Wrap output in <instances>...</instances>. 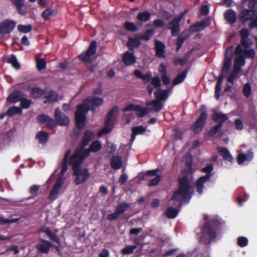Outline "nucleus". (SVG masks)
<instances>
[{"instance_id": "obj_64", "label": "nucleus", "mask_w": 257, "mask_h": 257, "mask_svg": "<svg viewBox=\"0 0 257 257\" xmlns=\"http://www.w3.org/2000/svg\"><path fill=\"white\" fill-rule=\"evenodd\" d=\"M154 31L153 30H148L144 34L143 38L146 40H148L150 39Z\"/></svg>"}, {"instance_id": "obj_21", "label": "nucleus", "mask_w": 257, "mask_h": 257, "mask_svg": "<svg viewBox=\"0 0 257 257\" xmlns=\"http://www.w3.org/2000/svg\"><path fill=\"white\" fill-rule=\"evenodd\" d=\"M122 60L126 65H131L136 62V58L134 54L130 52H125L123 56Z\"/></svg>"}, {"instance_id": "obj_25", "label": "nucleus", "mask_w": 257, "mask_h": 257, "mask_svg": "<svg viewBox=\"0 0 257 257\" xmlns=\"http://www.w3.org/2000/svg\"><path fill=\"white\" fill-rule=\"evenodd\" d=\"M146 105L148 107H150L152 111H154L155 112L159 111L163 107V104L157 99L148 102Z\"/></svg>"}, {"instance_id": "obj_62", "label": "nucleus", "mask_w": 257, "mask_h": 257, "mask_svg": "<svg viewBox=\"0 0 257 257\" xmlns=\"http://www.w3.org/2000/svg\"><path fill=\"white\" fill-rule=\"evenodd\" d=\"M221 125V124H218L212 128L209 132L210 135L212 136L215 135L220 130Z\"/></svg>"}, {"instance_id": "obj_26", "label": "nucleus", "mask_w": 257, "mask_h": 257, "mask_svg": "<svg viewBox=\"0 0 257 257\" xmlns=\"http://www.w3.org/2000/svg\"><path fill=\"white\" fill-rule=\"evenodd\" d=\"M134 74L137 78L142 79L145 83L149 82L152 77L151 72H148L146 74L144 75L139 70H135Z\"/></svg>"}, {"instance_id": "obj_41", "label": "nucleus", "mask_w": 257, "mask_h": 257, "mask_svg": "<svg viewBox=\"0 0 257 257\" xmlns=\"http://www.w3.org/2000/svg\"><path fill=\"white\" fill-rule=\"evenodd\" d=\"M21 108L22 110L23 109H28L30 107L31 104V101L29 99H27L25 95L21 99Z\"/></svg>"}, {"instance_id": "obj_50", "label": "nucleus", "mask_w": 257, "mask_h": 257, "mask_svg": "<svg viewBox=\"0 0 257 257\" xmlns=\"http://www.w3.org/2000/svg\"><path fill=\"white\" fill-rule=\"evenodd\" d=\"M137 248V245H127L124 247L122 250L121 253L123 254H130L132 253L134 250Z\"/></svg>"}, {"instance_id": "obj_57", "label": "nucleus", "mask_w": 257, "mask_h": 257, "mask_svg": "<svg viewBox=\"0 0 257 257\" xmlns=\"http://www.w3.org/2000/svg\"><path fill=\"white\" fill-rule=\"evenodd\" d=\"M161 178V177L160 175H156L154 178L150 179L148 185L149 186H155L157 185L158 183L160 182Z\"/></svg>"}, {"instance_id": "obj_28", "label": "nucleus", "mask_w": 257, "mask_h": 257, "mask_svg": "<svg viewBox=\"0 0 257 257\" xmlns=\"http://www.w3.org/2000/svg\"><path fill=\"white\" fill-rule=\"evenodd\" d=\"M146 127L143 126H138L132 128L133 134L131 137V141L133 142L136 139V136L142 135L146 131Z\"/></svg>"}, {"instance_id": "obj_39", "label": "nucleus", "mask_w": 257, "mask_h": 257, "mask_svg": "<svg viewBox=\"0 0 257 257\" xmlns=\"http://www.w3.org/2000/svg\"><path fill=\"white\" fill-rule=\"evenodd\" d=\"M131 204L127 203L126 202H123L121 203H119L117 207L116 210L117 212H119L120 214L124 213L125 211L128 210L130 207Z\"/></svg>"}, {"instance_id": "obj_51", "label": "nucleus", "mask_w": 257, "mask_h": 257, "mask_svg": "<svg viewBox=\"0 0 257 257\" xmlns=\"http://www.w3.org/2000/svg\"><path fill=\"white\" fill-rule=\"evenodd\" d=\"M183 162L185 161L186 165V170L187 172L191 171V161L192 159L189 155H187L182 160Z\"/></svg>"}, {"instance_id": "obj_44", "label": "nucleus", "mask_w": 257, "mask_h": 257, "mask_svg": "<svg viewBox=\"0 0 257 257\" xmlns=\"http://www.w3.org/2000/svg\"><path fill=\"white\" fill-rule=\"evenodd\" d=\"M139 45L140 41L137 38H130L127 43V46L131 50L137 47Z\"/></svg>"}, {"instance_id": "obj_52", "label": "nucleus", "mask_w": 257, "mask_h": 257, "mask_svg": "<svg viewBox=\"0 0 257 257\" xmlns=\"http://www.w3.org/2000/svg\"><path fill=\"white\" fill-rule=\"evenodd\" d=\"M186 76V72H183L182 73L177 75L175 79L173 81V84L174 85L178 84L181 83L185 78Z\"/></svg>"}, {"instance_id": "obj_30", "label": "nucleus", "mask_w": 257, "mask_h": 257, "mask_svg": "<svg viewBox=\"0 0 257 257\" xmlns=\"http://www.w3.org/2000/svg\"><path fill=\"white\" fill-rule=\"evenodd\" d=\"M45 100L44 101V103L53 102L57 100L58 96L57 94L53 91L49 92H45L44 95Z\"/></svg>"}, {"instance_id": "obj_13", "label": "nucleus", "mask_w": 257, "mask_h": 257, "mask_svg": "<svg viewBox=\"0 0 257 257\" xmlns=\"http://www.w3.org/2000/svg\"><path fill=\"white\" fill-rule=\"evenodd\" d=\"M37 120L40 123L51 128H53L56 126V123L55 120L45 114H40L38 115L37 117Z\"/></svg>"}, {"instance_id": "obj_61", "label": "nucleus", "mask_w": 257, "mask_h": 257, "mask_svg": "<svg viewBox=\"0 0 257 257\" xmlns=\"http://www.w3.org/2000/svg\"><path fill=\"white\" fill-rule=\"evenodd\" d=\"M12 251H14V253L15 254H17L19 252L18 246L16 245H12L8 247L6 250V252H9Z\"/></svg>"}, {"instance_id": "obj_60", "label": "nucleus", "mask_w": 257, "mask_h": 257, "mask_svg": "<svg viewBox=\"0 0 257 257\" xmlns=\"http://www.w3.org/2000/svg\"><path fill=\"white\" fill-rule=\"evenodd\" d=\"M151 83L154 87H158L161 85V80L159 77H155L152 79Z\"/></svg>"}, {"instance_id": "obj_45", "label": "nucleus", "mask_w": 257, "mask_h": 257, "mask_svg": "<svg viewBox=\"0 0 257 257\" xmlns=\"http://www.w3.org/2000/svg\"><path fill=\"white\" fill-rule=\"evenodd\" d=\"M239 72L240 70H238V69L233 67V70L227 78L228 81L230 83H233L234 81L237 78V75Z\"/></svg>"}, {"instance_id": "obj_58", "label": "nucleus", "mask_w": 257, "mask_h": 257, "mask_svg": "<svg viewBox=\"0 0 257 257\" xmlns=\"http://www.w3.org/2000/svg\"><path fill=\"white\" fill-rule=\"evenodd\" d=\"M46 67V62L43 59H38L37 62V67L39 70L44 69Z\"/></svg>"}, {"instance_id": "obj_63", "label": "nucleus", "mask_w": 257, "mask_h": 257, "mask_svg": "<svg viewBox=\"0 0 257 257\" xmlns=\"http://www.w3.org/2000/svg\"><path fill=\"white\" fill-rule=\"evenodd\" d=\"M119 215L120 214L118 212H117V210L116 209L114 213L108 214L107 216V218L110 220H114L116 219L119 216Z\"/></svg>"}, {"instance_id": "obj_43", "label": "nucleus", "mask_w": 257, "mask_h": 257, "mask_svg": "<svg viewBox=\"0 0 257 257\" xmlns=\"http://www.w3.org/2000/svg\"><path fill=\"white\" fill-rule=\"evenodd\" d=\"M37 137L38 139L39 142L43 144L46 142L48 138V135L44 132H40L37 135Z\"/></svg>"}, {"instance_id": "obj_56", "label": "nucleus", "mask_w": 257, "mask_h": 257, "mask_svg": "<svg viewBox=\"0 0 257 257\" xmlns=\"http://www.w3.org/2000/svg\"><path fill=\"white\" fill-rule=\"evenodd\" d=\"M18 219H6L3 217H0V223L3 224H11L16 223Z\"/></svg>"}, {"instance_id": "obj_14", "label": "nucleus", "mask_w": 257, "mask_h": 257, "mask_svg": "<svg viewBox=\"0 0 257 257\" xmlns=\"http://www.w3.org/2000/svg\"><path fill=\"white\" fill-rule=\"evenodd\" d=\"M63 184V180L62 177H59L51 189L49 196L50 200H54L56 199L59 191L61 188Z\"/></svg>"}, {"instance_id": "obj_29", "label": "nucleus", "mask_w": 257, "mask_h": 257, "mask_svg": "<svg viewBox=\"0 0 257 257\" xmlns=\"http://www.w3.org/2000/svg\"><path fill=\"white\" fill-rule=\"evenodd\" d=\"M212 118L215 122L221 124L223 122L227 119V115L220 112H215L213 115Z\"/></svg>"}, {"instance_id": "obj_46", "label": "nucleus", "mask_w": 257, "mask_h": 257, "mask_svg": "<svg viewBox=\"0 0 257 257\" xmlns=\"http://www.w3.org/2000/svg\"><path fill=\"white\" fill-rule=\"evenodd\" d=\"M8 62L15 69H19L20 67L16 57L14 55L10 56L8 59Z\"/></svg>"}, {"instance_id": "obj_37", "label": "nucleus", "mask_w": 257, "mask_h": 257, "mask_svg": "<svg viewBox=\"0 0 257 257\" xmlns=\"http://www.w3.org/2000/svg\"><path fill=\"white\" fill-rule=\"evenodd\" d=\"M22 113V108L17 106H12L9 108L7 112V115L12 116L16 114H21Z\"/></svg>"}, {"instance_id": "obj_27", "label": "nucleus", "mask_w": 257, "mask_h": 257, "mask_svg": "<svg viewBox=\"0 0 257 257\" xmlns=\"http://www.w3.org/2000/svg\"><path fill=\"white\" fill-rule=\"evenodd\" d=\"M155 48L156 51V55L159 57H164V49L165 45L164 44L160 41H156L155 43Z\"/></svg>"}, {"instance_id": "obj_53", "label": "nucleus", "mask_w": 257, "mask_h": 257, "mask_svg": "<svg viewBox=\"0 0 257 257\" xmlns=\"http://www.w3.org/2000/svg\"><path fill=\"white\" fill-rule=\"evenodd\" d=\"M248 243V239L244 236H240L238 237L237 239V243L240 247L246 246Z\"/></svg>"}, {"instance_id": "obj_19", "label": "nucleus", "mask_w": 257, "mask_h": 257, "mask_svg": "<svg viewBox=\"0 0 257 257\" xmlns=\"http://www.w3.org/2000/svg\"><path fill=\"white\" fill-rule=\"evenodd\" d=\"M210 21L209 18H207L197 23L193 26L190 28V30L192 32L200 31L209 26Z\"/></svg>"}, {"instance_id": "obj_5", "label": "nucleus", "mask_w": 257, "mask_h": 257, "mask_svg": "<svg viewBox=\"0 0 257 257\" xmlns=\"http://www.w3.org/2000/svg\"><path fill=\"white\" fill-rule=\"evenodd\" d=\"M179 183V188L173 193L171 199L174 201H179L182 204L188 202L191 196L189 193V187L187 178L184 176L180 178Z\"/></svg>"}, {"instance_id": "obj_8", "label": "nucleus", "mask_w": 257, "mask_h": 257, "mask_svg": "<svg viewBox=\"0 0 257 257\" xmlns=\"http://www.w3.org/2000/svg\"><path fill=\"white\" fill-rule=\"evenodd\" d=\"M187 11H184L179 15L177 16L169 24L168 28L171 30L172 34L176 36L180 31L179 23L182 18L187 14Z\"/></svg>"}, {"instance_id": "obj_4", "label": "nucleus", "mask_w": 257, "mask_h": 257, "mask_svg": "<svg viewBox=\"0 0 257 257\" xmlns=\"http://www.w3.org/2000/svg\"><path fill=\"white\" fill-rule=\"evenodd\" d=\"M93 134L89 131H86L83 138L82 142L80 145V149L78 148L76 151V152L78 151L79 154H81L84 159L88 156L90 151L96 152L101 148L102 145L100 142L96 141L91 144L89 149L83 150V148L87 145L89 142L93 139Z\"/></svg>"}, {"instance_id": "obj_35", "label": "nucleus", "mask_w": 257, "mask_h": 257, "mask_svg": "<svg viewBox=\"0 0 257 257\" xmlns=\"http://www.w3.org/2000/svg\"><path fill=\"white\" fill-rule=\"evenodd\" d=\"M152 111V109L150 107H148L146 105V107H142L139 105V108H137L136 111V114L140 117H144L147 114Z\"/></svg>"}, {"instance_id": "obj_55", "label": "nucleus", "mask_w": 257, "mask_h": 257, "mask_svg": "<svg viewBox=\"0 0 257 257\" xmlns=\"http://www.w3.org/2000/svg\"><path fill=\"white\" fill-rule=\"evenodd\" d=\"M124 26L127 30L130 31L135 32L138 30L136 25L133 23L126 22Z\"/></svg>"}, {"instance_id": "obj_42", "label": "nucleus", "mask_w": 257, "mask_h": 257, "mask_svg": "<svg viewBox=\"0 0 257 257\" xmlns=\"http://www.w3.org/2000/svg\"><path fill=\"white\" fill-rule=\"evenodd\" d=\"M56 14V11L54 10L47 9L43 11L42 14V17L46 20L51 18L52 16H54Z\"/></svg>"}, {"instance_id": "obj_18", "label": "nucleus", "mask_w": 257, "mask_h": 257, "mask_svg": "<svg viewBox=\"0 0 257 257\" xmlns=\"http://www.w3.org/2000/svg\"><path fill=\"white\" fill-rule=\"evenodd\" d=\"M210 21L209 18H207L197 23L193 26L190 28V30L192 32L200 31L209 26Z\"/></svg>"}, {"instance_id": "obj_1", "label": "nucleus", "mask_w": 257, "mask_h": 257, "mask_svg": "<svg viewBox=\"0 0 257 257\" xmlns=\"http://www.w3.org/2000/svg\"><path fill=\"white\" fill-rule=\"evenodd\" d=\"M241 37L240 45H238L235 48V54L237 55L235 58L233 67L240 70V67L245 64L244 56L253 58L254 57L255 52L253 49H250L252 45V40L248 38L249 31L246 29H242L240 32Z\"/></svg>"}, {"instance_id": "obj_49", "label": "nucleus", "mask_w": 257, "mask_h": 257, "mask_svg": "<svg viewBox=\"0 0 257 257\" xmlns=\"http://www.w3.org/2000/svg\"><path fill=\"white\" fill-rule=\"evenodd\" d=\"M242 92L243 95L246 97H248L250 95L251 92V88L249 83H246L243 85Z\"/></svg>"}, {"instance_id": "obj_16", "label": "nucleus", "mask_w": 257, "mask_h": 257, "mask_svg": "<svg viewBox=\"0 0 257 257\" xmlns=\"http://www.w3.org/2000/svg\"><path fill=\"white\" fill-rule=\"evenodd\" d=\"M40 240L41 242L37 244L36 248L40 252L48 253L51 246V243L48 241L42 238H40Z\"/></svg>"}, {"instance_id": "obj_6", "label": "nucleus", "mask_w": 257, "mask_h": 257, "mask_svg": "<svg viewBox=\"0 0 257 257\" xmlns=\"http://www.w3.org/2000/svg\"><path fill=\"white\" fill-rule=\"evenodd\" d=\"M215 226H201L200 229L201 236L199 237L200 242L205 244H210L216 237Z\"/></svg>"}, {"instance_id": "obj_24", "label": "nucleus", "mask_w": 257, "mask_h": 257, "mask_svg": "<svg viewBox=\"0 0 257 257\" xmlns=\"http://www.w3.org/2000/svg\"><path fill=\"white\" fill-rule=\"evenodd\" d=\"M210 175L208 174L205 176L200 177L196 182L197 191L200 194L203 192V184L209 180Z\"/></svg>"}, {"instance_id": "obj_23", "label": "nucleus", "mask_w": 257, "mask_h": 257, "mask_svg": "<svg viewBox=\"0 0 257 257\" xmlns=\"http://www.w3.org/2000/svg\"><path fill=\"white\" fill-rule=\"evenodd\" d=\"M170 91V90L159 89L155 92V97L160 101L165 100L167 99Z\"/></svg>"}, {"instance_id": "obj_34", "label": "nucleus", "mask_w": 257, "mask_h": 257, "mask_svg": "<svg viewBox=\"0 0 257 257\" xmlns=\"http://www.w3.org/2000/svg\"><path fill=\"white\" fill-rule=\"evenodd\" d=\"M253 157L251 153H248L246 155L244 154H239L237 158V162L239 164H241L245 161H250Z\"/></svg>"}, {"instance_id": "obj_3", "label": "nucleus", "mask_w": 257, "mask_h": 257, "mask_svg": "<svg viewBox=\"0 0 257 257\" xmlns=\"http://www.w3.org/2000/svg\"><path fill=\"white\" fill-rule=\"evenodd\" d=\"M84 157L78 151L71 157L69 164L72 166L73 174L75 176V183L76 185H79L86 181L89 177L88 170L85 168L80 167L82 163Z\"/></svg>"}, {"instance_id": "obj_2", "label": "nucleus", "mask_w": 257, "mask_h": 257, "mask_svg": "<svg viewBox=\"0 0 257 257\" xmlns=\"http://www.w3.org/2000/svg\"><path fill=\"white\" fill-rule=\"evenodd\" d=\"M103 102L102 98L96 97H89L83 103L77 106L75 113V119L77 126L82 128L85 125V115L89 110H93L95 107L101 105Z\"/></svg>"}, {"instance_id": "obj_22", "label": "nucleus", "mask_w": 257, "mask_h": 257, "mask_svg": "<svg viewBox=\"0 0 257 257\" xmlns=\"http://www.w3.org/2000/svg\"><path fill=\"white\" fill-rule=\"evenodd\" d=\"M224 17L225 20L229 23L233 24L236 21V13L231 9L227 10L224 13Z\"/></svg>"}, {"instance_id": "obj_31", "label": "nucleus", "mask_w": 257, "mask_h": 257, "mask_svg": "<svg viewBox=\"0 0 257 257\" xmlns=\"http://www.w3.org/2000/svg\"><path fill=\"white\" fill-rule=\"evenodd\" d=\"M110 166L113 169L118 170L120 169L122 166L121 158L119 156H114L112 157L110 162Z\"/></svg>"}, {"instance_id": "obj_20", "label": "nucleus", "mask_w": 257, "mask_h": 257, "mask_svg": "<svg viewBox=\"0 0 257 257\" xmlns=\"http://www.w3.org/2000/svg\"><path fill=\"white\" fill-rule=\"evenodd\" d=\"M24 95L25 94L21 91H14L7 97V101L13 103L20 101Z\"/></svg>"}, {"instance_id": "obj_11", "label": "nucleus", "mask_w": 257, "mask_h": 257, "mask_svg": "<svg viewBox=\"0 0 257 257\" xmlns=\"http://www.w3.org/2000/svg\"><path fill=\"white\" fill-rule=\"evenodd\" d=\"M206 118V112H203L192 126V130L195 133L198 134L201 132L202 127L205 124Z\"/></svg>"}, {"instance_id": "obj_54", "label": "nucleus", "mask_w": 257, "mask_h": 257, "mask_svg": "<svg viewBox=\"0 0 257 257\" xmlns=\"http://www.w3.org/2000/svg\"><path fill=\"white\" fill-rule=\"evenodd\" d=\"M18 30L19 32L27 33L30 32L32 30V27L31 25H19L18 26Z\"/></svg>"}, {"instance_id": "obj_38", "label": "nucleus", "mask_w": 257, "mask_h": 257, "mask_svg": "<svg viewBox=\"0 0 257 257\" xmlns=\"http://www.w3.org/2000/svg\"><path fill=\"white\" fill-rule=\"evenodd\" d=\"M45 92L38 87H34L31 89V96L34 98H37L44 95Z\"/></svg>"}, {"instance_id": "obj_17", "label": "nucleus", "mask_w": 257, "mask_h": 257, "mask_svg": "<svg viewBox=\"0 0 257 257\" xmlns=\"http://www.w3.org/2000/svg\"><path fill=\"white\" fill-rule=\"evenodd\" d=\"M16 8L18 12L22 15L26 14L27 7L24 4V0H10Z\"/></svg>"}, {"instance_id": "obj_33", "label": "nucleus", "mask_w": 257, "mask_h": 257, "mask_svg": "<svg viewBox=\"0 0 257 257\" xmlns=\"http://www.w3.org/2000/svg\"><path fill=\"white\" fill-rule=\"evenodd\" d=\"M218 150L220 155L222 156L224 159L230 162L232 161L233 158L227 149L225 148H218Z\"/></svg>"}, {"instance_id": "obj_12", "label": "nucleus", "mask_w": 257, "mask_h": 257, "mask_svg": "<svg viewBox=\"0 0 257 257\" xmlns=\"http://www.w3.org/2000/svg\"><path fill=\"white\" fill-rule=\"evenodd\" d=\"M54 117L56 124L66 126L69 123V118L66 115L62 113L59 108L55 109Z\"/></svg>"}, {"instance_id": "obj_48", "label": "nucleus", "mask_w": 257, "mask_h": 257, "mask_svg": "<svg viewBox=\"0 0 257 257\" xmlns=\"http://www.w3.org/2000/svg\"><path fill=\"white\" fill-rule=\"evenodd\" d=\"M178 213V210L173 208L169 207L166 211L167 216L169 218H175Z\"/></svg>"}, {"instance_id": "obj_15", "label": "nucleus", "mask_w": 257, "mask_h": 257, "mask_svg": "<svg viewBox=\"0 0 257 257\" xmlns=\"http://www.w3.org/2000/svg\"><path fill=\"white\" fill-rule=\"evenodd\" d=\"M231 50L230 48H228L226 50V54L225 55V57L224 60V64L222 69V75H221L223 77H224V75H226V74L228 72L231 66V55H227V53H228L229 52H231Z\"/></svg>"}, {"instance_id": "obj_59", "label": "nucleus", "mask_w": 257, "mask_h": 257, "mask_svg": "<svg viewBox=\"0 0 257 257\" xmlns=\"http://www.w3.org/2000/svg\"><path fill=\"white\" fill-rule=\"evenodd\" d=\"M223 223V222L221 219V218H219L218 217L212 218L209 219V221L208 222H206L207 224H212L214 225H217L218 224H221Z\"/></svg>"}, {"instance_id": "obj_36", "label": "nucleus", "mask_w": 257, "mask_h": 257, "mask_svg": "<svg viewBox=\"0 0 257 257\" xmlns=\"http://www.w3.org/2000/svg\"><path fill=\"white\" fill-rule=\"evenodd\" d=\"M44 232L51 240L55 242L58 244L60 243V241L59 237L55 233L52 232L49 228L46 229L44 230Z\"/></svg>"}, {"instance_id": "obj_10", "label": "nucleus", "mask_w": 257, "mask_h": 257, "mask_svg": "<svg viewBox=\"0 0 257 257\" xmlns=\"http://www.w3.org/2000/svg\"><path fill=\"white\" fill-rule=\"evenodd\" d=\"M15 21L7 19L0 23V35L10 33L15 27Z\"/></svg>"}, {"instance_id": "obj_32", "label": "nucleus", "mask_w": 257, "mask_h": 257, "mask_svg": "<svg viewBox=\"0 0 257 257\" xmlns=\"http://www.w3.org/2000/svg\"><path fill=\"white\" fill-rule=\"evenodd\" d=\"M70 154H71V151L68 150L66 152V153L64 156V159H63V166H62V169L61 170V173L62 175H64L65 174V173L66 172V171L67 170L68 162V161H69L70 159H71V158L69 159Z\"/></svg>"}, {"instance_id": "obj_9", "label": "nucleus", "mask_w": 257, "mask_h": 257, "mask_svg": "<svg viewBox=\"0 0 257 257\" xmlns=\"http://www.w3.org/2000/svg\"><path fill=\"white\" fill-rule=\"evenodd\" d=\"M96 48V43L93 41L90 45L86 53H82L79 55V58L81 60L85 62H88L91 61V58L94 55Z\"/></svg>"}, {"instance_id": "obj_47", "label": "nucleus", "mask_w": 257, "mask_h": 257, "mask_svg": "<svg viewBox=\"0 0 257 257\" xmlns=\"http://www.w3.org/2000/svg\"><path fill=\"white\" fill-rule=\"evenodd\" d=\"M223 76H220L217 81V83L215 88V96L217 99H218L219 97V92L221 91V84L223 81Z\"/></svg>"}, {"instance_id": "obj_40", "label": "nucleus", "mask_w": 257, "mask_h": 257, "mask_svg": "<svg viewBox=\"0 0 257 257\" xmlns=\"http://www.w3.org/2000/svg\"><path fill=\"white\" fill-rule=\"evenodd\" d=\"M151 17V14L148 11L140 13L138 16V19L143 22L148 21Z\"/></svg>"}, {"instance_id": "obj_7", "label": "nucleus", "mask_w": 257, "mask_h": 257, "mask_svg": "<svg viewBox=\"0 0 257 257\" xmlns=\"http://www.w3.org/2000/svg\"><path fill=\"white\" fill-rule=\"evenodd\" d=\"M118 112V108L116 106L113 107L108 112L105 119L104 127L98 134V136L109 133L116 120Z\"/></svg>"}]
</instances>
